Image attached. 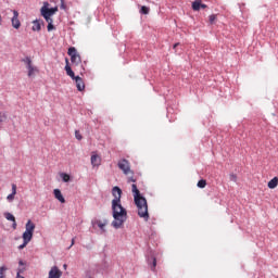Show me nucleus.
<instances>
[{
	"mask_svg": "<svg viewBox=\"0 0 278 278\" xmlns=\"http://www.w3.org/2000/svg\"><path fill=\"white\" fill-rule=\"evenodd\" d=\"M75 137L77 140H81L83 137H81V134H79V130L75 131Z\"/></svg>",
	"mask_w": 278,
	"mask_h": 278,
	"instance_id": "a878e982",
	"label": "nucleus"
},
{
	"mask_svg": "<svg viewBox=\"0 0 278 278\" xmlns=\"http://www.w3.org/2000/svg\"><path fill=\"white\" fill-rule=\"evenodd\" d=\"M192 10H194V12H199V10H201V0H195L192 2Z\"/></svg>",
	"mask_w": 278,
	"mask_h": 278,
	"instance_id": "f3484780",
	"label": "nucleus"
},
{
	"mask_svg": "<svg viewBox=\"0 0 278 278\" xmlns=\"http://www.w3.org/2000/svg\"><path fill=\"white\" fill-rule=\"evenodd\" d=\"M200 8H202V10H205V8H207V4H203V3L201 2Z\"/></svg>",
	"mask_w": 278,
	"mask_h": 278,
	"instance_id": "473e14b6",
	"label": "nucleus"
},
{
	"mask_svg": "<svg viewBox=\"0 0 278 278\" xmlns=\"http://www.w3.org/2000/svg\"><path fill=\"white\" fill-rule=\"evenodd\" d=\"M0 278H5V274L0 271Z\"/></svg>",
	"mask_w": 278,
	"mask_h": 278,
	"instance_id": "c9c22d12",
	"label": "nucleus"
},
{
	"mask_svg": "<svg viewBox=\"0 0 278 278\" xmlns=\"http://www.w3.org/2000/svg\"><path fill=\"white\" fill-rule=\"evenodd\" d=\"M8 121V114L0 112V123H5Z\"/></svg>",
	"mask_w": 278,
	"mask_h": 278,
	"instance_id": "4be33fe9",
	"label": "nucleus"
},
{
	"mask_svg": "<svg viewBox=\"0 0 278 278\" xmlns=\"http://www.w3.org/2000/svg\"><path fill=\"white\" fill-rule=\"evenodd\" d=\"M73 244H75V239H72V244H71V247H73Z\"/></svg>",
	"mask_w": 278,
	"mask_h": 278,
	"instance_id": "4c0bfd02",
	"label": "nucleus"
},
{
	"mask_svg": "<svg viewBox=\"0 0 278 278\" xmlns=\"http://www.w3.org/2000/svg\"><path fill=\"white\" fill-rule=\"evenodd\" d=\"M18 265H20V266H25V262L20 261V262H18Z\"/></svg>",
	"mask_w": 278,
	"mask_h": 278,
	"instance_id": "f704fd0d",
	"label": "nucleus"
},
{
	"mask_svg": "<svg viewBox=\"0 0 278 278\" xmlns=\"http://www.w3.org/2000/svg\"><path fill=\"white\" fill-rule=\"evenodd\" d=\"M176 47H179V43H175V45H174V49H175Z\"/></svg>",
	"mask_w": 278,
	"mask_h": 278,
	"instance_id": "58836bf2",
	"label": "nucleus"
},
{
	"mask_svg": "<svg viewBox=\"0 0 278 278\" xmlns=\"http://www.w3.org/2000/svg\"><path fill=\"white\" fill-rule=\"evenodd\" d=\"M140 12H141V14H149L150 9H149V7H141Z\"/></svg>",
	"mask_w": 278,
	"mask_h": 278,
	"instance_id": "5701e85b",
	"label": "nucleus"
},
{
	"mask_svg": "<svg viewBox=\"0 0 278 278\" xmlns=\"http://www.w3.org/2000/svg\"><path fill=\"white\" fill-rule=\"evenodd\" d=\"M27 244H28V243H25V241H24L23 244H21V245L18 247V249H20V250H23V249H25V247H27Z\"/></svg>",
	"mask_w": 278,
	"mask_h": 278,
	"instance_id": "7c9ffc66",
	"label": "nucleus"
},
{
	"mask_svg": "<svg viewBox=\"0 0 278 278\" xmlns=\"http://www.w3.org/2000/svg\"><path fill=\"white\" fill-rule=\"evenodd\" d=\"M15 278H24L22 275L16 274Z\"/></svg>",
	"mask_w": 278,
	"mask_h": 278,
	"instance_id": "e433bc0d",
	"label": "nucleus"
},
{
	"mask_svg": "<svg viewBox=\"0 0 278 278\" xmlns=\"http://www.w3.org/2000/svg\"><path fill=\"white\" fill-rule=\"evenodd\" d=\"M40 29H42L40 21H33V31H40Z\"/></svg>",
	"mask_w": 278,
	"mask_h": 278,
	"instance_id": "dca6fc26",
	"label": "nucleus"
},
{
	"mask_svg": "<svg viewBox=\"0 0 278 278\" xmlns=\"http://www.w3.org/2000/svg\"><path fill=\"white\" fill-rule=\"evenodd\" d=\"M61 10H66V4L64 3V0H61Z\"/></svg>",
	"mask_w": 278,
	"mask_h": 278,
	"instance_id": "c756f323",
	"label": "nucleus"
},
{
	"mask_svg": "<svg viewBox=\"0 0 278 278\" xmlns=\"http://www.w3.org/2000/svg\"><path fill=\"white\" fill-rule=\"evenodd\" d=\"M207 186V181L205 179H201L198 181V188H205Z\"/></svg>",
	"mask_w": 278,
	"mask_h": 278,
	"instance_id": "aec40b11",
	"label": "nucleus"
},
{
	"mask_svg": "<svg viewBox=\"0 0 278 278\" xmlns=\"http://www.w3.org/2000/svg\"><path fill=\"white\" fill-rule=\"evenodd\" d=\"M49 3H46L41 9V16H43L46 23H48L47 29L48 31H53V29H55V26L53 25V14H55V12H58V7L51 8L49 9Z\"/></svg>",
	"mask_w": 278,
	"mask_h": 278,
	"instance_id": "7ed1b4c3",
	"label": "nucleus"
},
{
	"mask_svg": "<svg viewBox=\"0 0 278 278\" xmlns=\"http://www.w3.org/2000/svg\"><path fill=\"white\" fill-rule=\"evenodd\" d=\"M4 218H7V220H11V223L16 220V217H14L12 213H4Z\"/></svg>",
	"mask_w": 278,
	"mask_h": 278,
	"instance_id": "a211bd4d",
	"label": "nucleus"
},
{
	"mask_svg": "<svg viewBox=\"0 0 278 278\" xmlns=\"http://www.w3.org/2000/svg\"><path fill=\"white\" fill-rule=\"evenodd\" d=\"M131 192L134 195L135 205L138 210V216L144 220H149V205L147 204V198L142 197L136 184L131 185Z\"/></svg>",
	"mask_w": 278,
	"mask_h": 278,
	"instance_id": "f03ea898",
	"label": "nucleus"
},
{
	"mask_svg": "<svg viewBox=\"0 0 278 278\" xmlns=\"http://www.w3.org/2000/svg\"><path fill=\"white\" fill-rule=\"evenodd\" d=\"M61 277H62V270H60V268H58V266L51 267V269L48 274V278H61Z\"/></svg>",
	"mask_w": 278,
	"mask_h": 278,
	"instance_id": "6e6552de",
	"label": "nucleus"
},
{
	"mask_svg": "<svg viewBox=\"0 0 278 278\" xmlns=\"http://www.w3.org/2000/svg\"><path fill=\"white\" fill-rule=\"evenodd\" d=\"M67 54L71 56L72 64H81V56H79L75 47H71L67 51Z\"/></svg>",
	"mask_w": 278,
	"mask_h": 278,
	"instance_id": "423d86ee",
	"label": "nucleus"
},
{
	"mask_svg": "<svg viewBox=\"0 0 278 278\" xmlns=\"http://www.w3.org/2000/svg\"><path fill=\"white\" fill-rule=\"evenodd\" d=\"M91 164L92 166H101V156L97 154L91 155Z\"/></svg>",
	"mask_w": 278,
	"mask_h": 278,
	"instance_id": "ddd939ff",
	"label": "nucleus"
},
{
	"mask_svg": "<svg viewBox=\"0 0 278 278\" xmlns=\"http://www.w3.org/2000/svg\"><path fill=\"white\" fill-rule=\"evenodd\" d=\"M74 81L76 84V88L79 92H83V90H86V84L84 83V79L79 76H76L74 78Z\"/></svg>",
	"mask_w": 278,
	"mask_h": 278,
	"instance_id": "9d476101",
	"label": "nucleus"
},
{
	"mask_svg": "<svg viewBox=\"0 0 278 278\" xmlns=\"http://www.w3.org/2000/svg\"><path fill=\"white\" fill-rule=\"evenodd\" d=\"M7 270H8V267L5 266L0 267V273H2V275H5Z\"/></svg>",
	"mask_w": 278,
	"mask_h": 278,
	"instance_id": "c85d7f7f",
	"label": "nucleus"
},
{
	"mask_svg": "<svg viewBox=\"0 0 278 278\" xmlns=\"http://www.w3.org/2000/svg\"><path fill=\"white\" fill-rule=\"evenodd\" d=\"M98 227H99L100 229H102V231H103V229H105V224L99 222V223H98Z\"/></svg>",
	"mask_w": 278,
	"mask_h": 278,
	"instance_id": "bb28decb",
	"label": "nucleus"
},
{
	"mask_svg": "<svg viewBox=\"0 0 278 278\" xmlns=\"http://www.w3.org/2000/svg\"><path fill=\"white\" fill-rule=\"evenodd\" d=\"M278 186V178L277 177H274L271 180L268 181L267 184V187L270 189V190H275V188H277Z\"/></svg>",
	"mask_w": 278,
	"mask_h": 278,
	"instance_id": "4468645a",
	"label": "nucleus"
},
{
	"mask_svg": "<svg viewBox=\"0 0 278 278\" xmlns=\"http://www.w3.org/2000/svg\"><path fill=\"white\" fill-rule=\"evenodd\" d=\"M61 177H62V180H63L65 184H68V181H71V175H68V174L62 173V174H61Z\"/></svg>",
	"mask_w": 278,
	"mask_h": 278,
	"instance_id": "6ab92c4d",
	"label": "nucleus"
},
{
	"mask_svg": "<svg viewBox=\"0 0 278 278\" xmlns=\"http://www.w3.org/2000/svg\"><path fill=\"white\" fill-rule=\"evenodd\" d=\"M11 23H12V27H14V29H20L21 21L18 20V11H16V10L13 11V17L11 20Z\"/></svg>",
	"mask_w": 278,
	"mask_h": 278,
	"instance_id": "1a4fd4ad",
	"label": "nucleus"
},
{
	"mask_svg": "<svg viewBox=\"0 0 278 278\" xmlns=\"http://www.w3.org/2000/svg\"><path fill=\"white\" fill-rule=\"evenodd\" d=\"M25 62L27 64L28 77H34V75L38 73V67H34V65H31V59L29 58H26Z\"/></svg>",
	"mask_w": 278,
	"mask_h": 278,
	"instance_id": "0eeeda50",
	"label": "nucleus"
},
{
	"mask_svg": "<svg viewBox=\"0 0 278 278\" xmlns=\"http://www.w3.org/2000/svg\"><path fill=\"white\" fill-rule=\"evenodd\" d=\"M65 73L71 79H76L77 76H75V72H73V68H71V65H68V59L65 60Z\"/></svg>",
	"mask_w": 278,
	"mask_h": 278,
	"instance_id": "9b49d317",
	"label": "nucleus"
},
{
	"mask_svg": "<svg viewBox=\"0 0 278 278\" xmlns=\"http://www.w3.org/2000/svg\"><path fill=\"white\" fill-rule=\"evenodd\" d=\"M1 21H2V18H1V15H0V25H1Z\"/></svg>",
	"mask_w": 278,
	"mask_h": 278,
	"instance_id": "ea45409f",
	"label": "nucleus"
},
{
	"mask_svg": "<svg viewBox=\"0 0 278 278\" xmlns=\"http://www.w3.org/2000/svg\"><path fill=\"white\" fill-rule=\"evenodd\" d=\"M216 18H217L216 14H212L208 16V21L211 25H214V23H216Z\"/></svg>",
	"mask_w": 278,
	"mask_h": 278,
	"instance_id": "412c9836",
	"label": "nucleus"
},
{
	"mask_svg": "<svg viewBox=\"0 0 278 278\" xmlns=\"http://www.w3.org/2000/svg\"><path fill=\"white\" fill-rule=\"evenodd\" d=\"M25 229L26 230L22 235L23 242H25V244H29V242H31V239L34 238V231L36 230V224H34V222H31V219H28L25 225Z\"/></svg>",
	"mask_w": 278,
	"mask_h": 278,
	"instance_id": "20e7f679",
	"label": "nucleus"
},
{
	"mask_svg": "<svg viewBox=\"0 0 278 278\" xmlns=\"http://www.w3.org/2000/svg\"><path fill=\"white\" fill-rule=\"evenodd\" d=\"M155 266H157V260L153 258L152 270H155Z\"/></svg>",
	"mask_w": 278,
	"mask_h": 278,
	"instance_id": "cd10ccee",
	"label": "nucleus"
},
{
	"mask_svg": "<svg viewBox=\"0 0 278 278\" xmlns=\"http://www.w3.org/2000/svg\"><path fill=\"white\" fill-rule=\"evenodd\" d=\"M229 179H230V181H238V175H236V174H230L229 175Z\"/></svg>",
	"mask_w": 278,
	"mask_h": 278,
	"instance_id": "b1692460",
	"label": "nucleus"
},
{
	"mask_svg": "<svg viewBox=\"0 0 278 278\" xmlns=\"http://www.w3.org/2000/svg\"><path fill=\"white\" fill-rule=\"evenodd\" d=\"M119 170H123L124 175H131L128 177V184H136V178H134V172H131V166L129 161L123 159L117 163Z\"/></svg>",
	"mask_w": 278,
	"mask_h": 278,
	"instance_id": "39448f33",
	"label": "nucleus"
},
{
	"mask_svg": "<svg viewBox=\"0 0 278 278\" xmlns=\"http://www.w3.org/2000/svg\"><path fill=\"white\" fill-rule=\"evenodd\" d=\"M112 194L114 199L112 200V212H113V218L112 226L115 229H121L123 225L127 222V210L123 207V204H121V197H123V190H121L118 187H114L112 189Z\"/></svg>",
	"mask_w": 278,
	"mask_h": 278,
	"instance_id": "f257e3e1",
	"label": "nucleus"
},
{
	"mask_svg": "<svg viewBox=\"0 0 278 278\" xmlns=\"http://www.w3.org/2000/svg\"><path fill=\"white\" fill-rule=\"evenodd\" d=\"M12 227H13V229H16V227H17L16 219L13 222Z\"/></svg>",
	"mask_w": 278,
	"mask_h": 278,
	"instance_id": "72a5a7b5",
	"label": "nucleus"
},
{
	"mask_svg": "<svg viewBox=\"0 0 278 278\" xmlns=\"http://www.w3.org/2000/svg\"><path fill=\"white\" fill-rule=\"evenodd\" d=\"M14 197H16V185H12V193L7 197V200L12 203L14 201Z\"/></svg>",
	"mask_w": 278,
	"mask_h": 278,
	"instance_id": "2eb2a0df",
	"label": "nucleus"
},
{
	"mask_svg": "<svg viewBox=\"0 0 278 278\" xmlns=\"http://www.w3.org/2000/svg\"><path fill=\"white\" fill-rule=\"evenodd\" d=\"M26 268L25 267H18L16 275H23L25 273Z\"/></svg>",
	"mask_w": 278,
	"mask_h": 278,
	"instance_id": "393cba45",
	"label": "nucleus"
},
{
	"mask_svg": "<svg viewBox=\"0 0 278 278\" xmlns=\"http://www.w3.org/2000/svg\"><path fill=\"white\" fill-rule=\"evenodd\" d=\"M86 278H92V274H90V271L86 273Z\"/></svg>",
	"mask_w": 278,
	"mask_h": 278,
	"instance_id": "2f4dec72",
	"label": "nucleus"
},
{
	"mask_svg": "<svg viewBox=\"0 0 278 278\" xmlns=\"http://www.w3.org/2000/svg\"><path fill=\"white\" fill-rule=\"evenodd\" d=\"M63 268H66V264L63 265Z\"/></svg>",
	"mask_w": 278,
	"mask_h": 278,
	"instance_id": "a19ab883",
	"label": "nucleus"
},
{
	"mask_svg": "<svg viewBox=\"0 0 278 278\" xmlns=\"http://www.w3.org/2000/svg\"><path fill=\"white\" fill-rule=\"evenodd\" d=\"M54 199L60 201V203H66V200L64 199V195L62 194V191L60 189L53 190Z\"/></svg>",
	"mask_w": 278,
	"mask_h": 278,
	"instance_id": "f8f14e48",
	"label": "nucleus"
}]
</instances>
